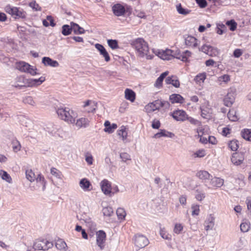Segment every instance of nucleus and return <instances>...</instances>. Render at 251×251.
Masks as SVG:
<instances>
[{
  "label": "nucleus",
  "instance_id": "nucleus-6",
  "mask_svg": "<svg viewBox=\"0 0 251 251\" xmlns=\"http://www.w3.org/2000/svg\"><path fill=\"white\" fill-rule=\"evenodd\" d=\"M52 247L53 244L46 239H37L33 245V248L38 251H48Z\"/></svg>",
  "mask_w": 251,
  "mask_h": 251
},
{
  "label": "nucleus",
  "instance_id": "nucleus-62",
  "mask_svg": "<svg viewBox=\"0 0 251 251\" xmlns=\"http://www.w3.org/2000/svg\"><path fill=\"white\" fill-rule=\"evenodd\" d=\"M197 3L201 8H204L207 6V2L205 0H196Z\"/></svg>",
  "mask_w": 251,
  "mask_h": 251
},
{
  "label": "nucleus",
  "instance_id": "nucleus-35",
  "mask_svg": "<svg viewBox=\"0 0 251 251\" xmlns=\"http://www.w3.org/2000/svg\"><path fill=\"white\" fill-rule=\"evenodd\" d=\"M168 72L166 71L162 74L159 76V77L156 79L155 83L154 84L155 86L156 87H160L162 85V83L164 78L168 75Z\"/></svg>",
  "mask_w": 251,
  "mask_h": 251
},
{
  "label": "nucleus",
  "instance_id": "nucleus-41",
  "mask_svg": "<svg viewBox=\"0 0 251 251\" xmlns=\"http://www.w3.org/2000/svg\"><path fill=\"white\" fill-rule=\"evenodd\" d=\"M242 137L247 141L251 140V132L248 129H244L241 132Z\"/></svg>",
  "mask_w": 251,
  "mask_h": 251
},
{
  "label": "nucleus",
  "instance_id": "nucleus-25",
  "mask_svg": "<svg viewBox=\"0 0 251 251\" xmlns=\"http://www.w3.org/2000/svg\"><path fill=\"white\" fill-rule=\"evenodd\" d=\"M224 180L220 177H214L211 178L210 183L214 187H221L224 185Z\"/></svg>",
  "mask_w": 251,
  "mask_h": 251
},
{
  "label": "nucleus",
  "instance_id": "nucleus-33",
  "mask_svg": "<svg viewBox=\"0 0 251 251\" xmlns=\"http://www.w3.org/2000/svg\"><path fill=\"white\" fill-rule=\"evenodd\" d=\"M126 128L124 126H122L120 129H119L117 134L120 138H121L123 141H125L127 138V132L126 131Z\"/></svg>",
  "mask_w": 251,
  "mask_h": 251
},
{
  "label": "nucleus",
  "instance_id": "nucleus-36",
  "mask_svg": "<svg viewBox=\"0 0 251 251\" xmlns=\"http://www.w3.org/2000/svg\"><path fill=\"white\" fill-rule=\"evenodd\" d=\"M101 205L103 207L102 212L104 216L109 217L110 216V211L109 210V206L108 203L106 201H102Z\"/></svg>",
  "mask_w": 251,
  "mask_h": 251
},
{
  "label": "nucleus",
  "instance_id": "nucleus-43",
  "mask_svg": "<svg viewBox=\"0 0 251 251\" xmlns=\"http://www.w3.org/2000/svg\"><path fill=\"white\" fill-rule=\"evenodd\" d=\"M25 174L26 178L30 182L34 181L36 179V177L32 170H26Z\"/></svg>",
  "mask_w": 251,
  "mask_h": 251
},
{
  "label": "nucleus",
  "instance_id": "nucleus-53",
  "mask_svg": "<svg viewBox=\"0 0 251 251\" xmlns=\"http://www.w3.org/2000/svg\"><path fill=\"white\" fill-rule=\"evenodd\" d=\"M186 120H187L191 124H193L194 125H195L197 126H201V122L195 119L192 117H188L187 116V118H186Z\"/></svg>",
  "mask_w": 251,
  "mask_h": 251
},
{
  "label": "nucleus",
  "instance_id": "nucleus-52",
  "mask_svg": "<svg viewBox=\"0 0 251 251\" xmlns=\"http://www.w3.org/2000/svg\"><path fill=\"white\" fill-rule=\"evenodd\" d=\"M120 156L122 161L124 162H126L127 161L131 160L130 155L126 152L121 153Z\"/></svg>",
  "mask_w": 251,
  "mask_h": 251
},
{
  "label": "nucleus",
  "instance_id": "nucleus-42",
  "mask_svg": "<svg viewBox=\"0 0 251 251\" xmlns=\"http://www.w3.org/2000/svg\"><path fill=\"white\" fill-rule=\"evenodd\" d=\"M176 10L179 14L184 15L188 14L190 12L188 9L183 8L180 3L176 5Z\"/></svg>",
  "mask_w": 251,
  "mask_h": 251
},
{
  "label": "nucleus",
  "instance_id": "nucleus-49",
  "mask_svg": "<svg viewBox=\"0 0 251 251\" xmlns=\"http://www.w3.org/2000/svg\"><path fill=\"white\" fill-rule=\"evenodd\" d=\"M50 173L56 178L61 179V173L55 168H51L50 169Z\"/></svg>",
  "mask_w": 251,
  "mask_h": 251
},
{
  "label": "nucleus",
  "instance_id": "nucleus-51",
  "mask_svg": "<svg viewBox=\"0 0 251 251\" xmlns=\"http://www.w3.org/2000/svg\"><path fill=\"white\" fill-rule=\"evenodd\" d=\"M226 30V27L223 24H218L217 27V33L218 34H223Z\"/></svg>",
  "mask_w": 251,
  "mask_h": 251
},
{
  "label": "nucleus",
  "instance_id": "nucleus-55",
  "mask_svg": "<svg viewBox=\"0 0 251 251\" xmlns=\"http://www.w3.org/2000/svg\"><path fill=\"white\" fill-rule=\"evenodd\" d=\"M191 208L192 209V215H198L200 212V206L198 204H193Z\"/></svg>",
  "mask_w": 251,
  "mask_h": 251
},
{
  "label": "nucleus",
  "instance_id": "nucleus-63",
  "mask_svg": "<svg viewBox=\"0 0 251 251\" xmlns=\"http://www.w3.org/2000/svg\"><path fill=\"white\" fill-rule=\"evenodd\" d=\"M85 160L89 165H92L93 164V157L91 155L88 154L86 155Z\"/></svg>",
  "mask_w": 251,
  "mask_h": 251
},
{
  "label": "nucleus",
  "instance_id": "nucleus-50",
  "mask_svg": "<svg viewBox=\"0 0 251 251\" xmlns=\"http://www.w3.org/2000/svg\"><path fill=\"white\" fill-rule=\"evenodd\" d=\"M160 235L164 239L170 240L171 239V235H169L164 228H160Z\"/></svg>",
  "mask_w": 251,
  "mask_h": 251
},
{
  "label": "nucleus",
  "instance_id": "nucleus-9",
  "mask_svg": "<svg viewBox=\"0 0 251 251\" xmlns=\"http://www.w3.org/2000/svg\"><path fill=\"white\" fill-rule=\"evenodd\" d=\"M106 240V234L102 230L96 232L97 244L100 250H103L105 246Z\"/></svg>",
  "mask_w": 251,
  "mask_h": 251
},
{
  "label": "nucleus",
  "instance_id": "nucleus-20",
  "mask_svg": "<svg viewBox=\"0 0 251 251\" xmlns=\"http://www.w3.org/2000/svg\"><path fill=\"white\" fill-rule=\"evenodd\" d=\"M159 102H160V100H156L151 103H150L145 106V109L148 112H151L158 109L159 108Z\"/></svg>",
  "mask_w": 251,
  "mask_h": 251
},
{
  "label": "nucleus",
  "instance_id": "nucleus-34",
  "mask_svg": "<svg viewBox=\"0 0 251 251\" xmlns=\"http://www.w3.org/2000/svg\"><path fill=\"white\" fill-rule=\"evenodd\" d=\"M206 78V74L205 73H201L199 74L196 76L194 78V80L197 84H199L201 85L203 84L204 80Z\"/></svg>",
  "mask_w": 251,
  "mask_h": 251
},
{
  "label": "nucleus",
  "instance_id": "nucleus-8",
  "mask_svg": "<svg viewBox=\"0 0 251 251\" xmlns=\"http://www.w3.org/2000/svg\"><path fill=\"white\" fill-rule=\"evenodd\" d=\"M133 240L134 245L139 248H143L149 243L148 238L145 236L140 234L135 235Z\"/></svg>",
  "mask_w": 251,
  "mask_h": 251
},
{
  "label": "nucleus",
  "instance_id": "nucleus-27",
  "mask_svg": "<svg viewBox=\"0 0 251 251\" xmlns=\"http://www.w3.org/2000/svg\"><path fill=\"white\" fill-rule=\"evenodd\" d=\"M71 25L73 28V31L75 34H81L85 33V30L80 27L78 24L74 22H71Z\"/></svg>",
  "mask_w": 251,
  "mask_h": 251
},
{
  "label": "nucleus",
  "instance_id": "nucleus-24",
  "mask_svg": "<svg viewBox=\"0 0 251 251\" xmlns=\"http://www.w3.org/2000/svg\"><path fill=\"white\" fill-rule=\"evenodd\" d=\"M89 121L87 119L81 118L77 120L76 123L75 122V126L78 128L86 127L89 125Z\"/></svg>",
  "mask_w": 251,
  "mask_h": 251
},
{
  "label": "nucleus",
  "instance_id": "nucleus-60",
  "mask_svg": "<svg viewBox=\"0 0 251 251\" xmlns=\"http://www.w3.org/2000/svg\"><path fill=\"white\" fill-rule=\"evenodd\" d=\"M205 155V151L204 150H200L196 151L194 153L195 157H202Z\"/></svg>",
  "mask_w": 251,
  "mask_h": 251
},
{
  "label": "nucleus",
  "instance_id": "nucleus-37",
  "mask_svg": "<svg viewBox=\"0 0 251 251\" xmlns=\"http://www.w3.org/2000/svg\"><path fill=\"white\" fill-rule=\"evenodd\" d=\"M116 215L119 220H123L126 216V212L123 208L119 207L116 210Z\"/></svg>",
  "mask_w": 251,
  "mask_h": 251
},
{
  "label": "nucleus",
  "instance_id": "nucleus-39",
  "mask_svg": "<svg viewBox=\"0 0 251 251\" xmlns=\"http://www.w3.org/2000/svg\"><path fill=\"white\" fill-rule=\"evenodd\" d=\"M227 117L229 120L233 122L236 121L238 119V116L236 115V111L233 109H231L229 111Z\"/></svg>",
  "mask_w": 251,
  "mask_h": 251
},
{
  "label": "nucleus",
  "instance_id": "nucleus-19",
  "mask_svg": "<svg viewBox=\"0 0 251 251\" xmlns=\"http://www.w3.org/2000/svg\"><path fill=\"white\" fill-rule=\"evenodd\" d=\"M231 160L234 165H239L243 163L244 157L242 154L235 153L232 154Z\"/></svg>",
  "mask_w": 251,
  "mask_h": 251
},
{
  "label": "nucleus",
  "instance_id": "nucleus-2",
  "mask_svg": "<svg viewBox=\"0 0 251 251\" xmlns=\"http://www.w3.org/2000/svg\"><path fill=\"white\" fill-rule=\"evenodd\" d=\"M155 54L165 61L172 60L174 59H178L183 62L188 61V58L191 55V52L186 50L182 54L177 53L176 51L170 49L165 50H158L154 51Z\"/></svg>",
  "mask_w": 251,
  "mask_h": 251
},
{
  "label": "nucleus",
  "instance_id": "nucleus-15",
  "mask_svg": "<svg viewBox=\"0 0 251 251\" xmlns=\"http://www.w3.org/2000/svg\"><path fill=\"white\" fill-rule=\"evenodd\" d=\"M214 218L211 215H209L204 222V228L206 231L212 230L214 226Z\"/></svg>",
  "mask_w": 251,
  "mask_h": 251
},
{
  "label": "nucleus",
  "instance_id": "nucleus-56",
  "mask_svg": "<svg viewBox=\"0 0 251 251\" xmlns=\"http://www.w3.org/2000/svg\"><path fill=\"white\" fill-rule=\"evenodd\" d=\"M183 229V226L180 224H176L175 225L174 231L175 233L178 234L180 233L181 231Z\"/></svg>",
  "mask_w": 251,
  "mask_h": 251
},
{
  "label": "nucleus",
  "instance_id": "nucleus-7",
  "mask_svg": "<svg viewBox=\"0 0 251 251\" xmlns=\"http://www.w3.org/2000/svg\"><path fill=\"white\" fill-rule=\"evenodd\" d=\"M5 11L11 15L14 18H25L26 17V13L22 9L8 5L5 7Z\"/></svg>",
  "mask_w": 251,
  "mask_h": 251
},
{
  "label": "nucleus",
  "instance_id": "nucleus-58",
  "mask_svg": "<svg viewBox=\"0 0 251 251\" xmlns=\"http://www.w3.org/2000/svg\"><path fill=\"white\" fill-rule=\"evenodd\" d=\"M230 80L229 76L227 75H224L220 76L218 78V80L220 82H227Z\"/></svg>",
  "mask_w": 251,
  "mask_h": 251
},
{
  "label": "nucleus",
  "instance_id": "nucleus-23",
  "mask_svg": "<svg viewBox=\"0 0 251 251\" xmlns=\"http://www.w3.org/2000/svg\"><path fill=\"white\" fill-rule=\"evenodd\" d=\"M170 100L172 103H182L184 102V99L179 94H173L170 96Z\"/></svg>",
  "mask_w": 251,
  "mask_h": 251
},
{
  "label": "nucleus",
  "instance_id": "nucleus-14",
  "mask_svg": "<svg viewBox=\"0 0 251 251\" xmlns=\"http://www.w3.org/2000/svg\"><path fill=\"white\" fill-rule=\"evenodd\" d=\"M112 11L114 14L117 16H121L125 14V9L124 5L120 3H117L114 5L112 7Z\"/></svg>",
  "mask_w": 251,
  "mask_h": 251
},
{
  "label": "nucleus",
  "instance_id": "nucleus-57",
  "mask_svg": "<svg viewBox=\"0 0 251 251\" xmlns=\"http://www.w3.org/2000/svg\"><path fill=\"white\" fill-rule=\"evenodd\" d=\"M197 194L196 195V198L197 200L201 201L205 197V194L201 191H197Z\"/></svg>",
  "mask_w": 251,
  "mask_h": 251
},
{
  "label": "nucleus",
  "instance_id": "nucleus-45",
  "mask_svg": "<svg viewBox=\"0 0 251 251\" xmlns=\"http://www.w3.org/2000/svg\"><path fill=\"white\" fill-rule=\"evenodd\" d=\"M85 222L86 223V226L90 229V230H95L96 229V224L94 223L90 218L87 219Z\"/></svg>",
  "mask_w": 251,
  "mask_h": 251
},
{
  "label": "nucleus",
  "instance_id": "nucleus-17",
  "mask_svg": "<svg viewBox=\"0 0 251 251\" xmlns=\"http://www.w3.org/2000/svg\"><path fill=\"white\" fill-rule=\"evenodd\" d=\"M101 191L106 195H110V184L107 179H103L100 183Z\"/></svg>",
  "mask_w": 251,
  "mask_h": 251
},
{
  "label": "nucleus",
  "instance_id": "nucleus-61",
  "mask_svg": "<svg viewBox=\"0 0 251 251\" xmlns=\"http://www.w3.org/2000/svg\"><path fill=\"white\" fill-rule=\"evenodd\" d=\"M119 48L118 41L116 40L111 39V49L114 50Z\"/></svg>",
  "mask_w": 251,
  "mask_h": 251
},
{
  "label": "nucleus",
  "instance_id": "nucleus-32",
  "mask_svg": "<svg viewBox=\"0 0 251 251\" xmlns=\"http://www.w3.org/2000/svg\"><path fill=\"white\" fill-rule=\"evenodd\" d=\"M56 248L59 250L66 251L67 246L65 241L61 239L58 240L55 243Z\"/></svg>",
  "mask_w": 251,
  "mask_h": 251
},
{
  "label": "nucleus",
  "instance_id": "nucleus-40",
  "mask_svg": "<svg viewBox=\"0 0 251 251\" xmlns=\"http://www.w3.org/2000/svg\"><path fill=\"white\" fill-rule=\"evenodd\" d=\"M62 33L65 36L70 35L71 32L73 31V28L72 25H63L62 27Z\"/></svg>",
  "mask_w": 251,
  "mask_h": 251
},
{
  "label": "nucleus",
  "instance_id": "nucleus-1",
  "mask_svg": "<svg viewBox=\"0 0 251 251\" xmlns=\"http://www.w3.org/2000/svg\"><path fill=\"white\" fill-rule=\"evenodd\" d=\"M46 80L44 76H41L39 78H27L24 75L17 76L11 82L13 87L22 89L27 87H37L42 84Z\"/></svg>",
  "mask_w": 251,
  "mask_h": 251
},
{
  "label": "nucleus",
  "instance_id": "nucleus-29",
  "mask_svg": "<svg viewBox=\"0 0 251 251\" xmlns=\"http://www.w3.org/2000/svg\"><path fill=\"white\" fill-rule=\"evenodd\" d=\"M251 228L250 222L246 219L243 220L240 225V229L243 232H248Z\"/></svg>",
  "mask_w": 251,
  "mask_h": 251
},
{
  "label": "nucleus",
  "instance_id": "nucleus-44",
  "mask_svg": "<svg viewBox=\"0 0 251 251\" xmlns=\"http://www.w3.org/2000/svg\"><path fill=\"white\" fill-rule=\"evenodd\" d=\"M23 102L25 104H28L32 106H35L36 105V102L31 96H26L23 99Z\"/></svg>",
  "mask_w": 251,
  "mask_h": 251
},
{
  "label": "nucleus",
  "instance_id": "nucleus-47",
  "mask_svg": "<svg viewBox=\"0 0 251 251\" xmlns=\"http://www.w3.org/2000/svg\"><path fill=\"white\" fill-rule=\"evenodd\" d=\"M226 25L229 27L231 31H234L237 28V23L233 20L227 21L226 22Z\"/></svg>",
  "mask_w": 251,
  "mask_h": 251
},
{
  "label": "nucleus",
  "instance_id": "nucleus-4",
  "mask_svg": "<svg viewBox=\"0 0 251 251\" xmlns=\"http://www.w3.org/2000/svg\"><path fill=\"white\" fill-rule=\"evenodd\" d=\"M58 117L70 124H74L76 114L69 107H60L56 110Z\"/></svg>",
  "mask_w": 251,
  "mask_h": 251
},
{
  "label": "nucleus",
  "instance_id": "nucleus-21",
  "mask_svg": "<svg viewBox=\"0 0 251 251\" xmlns=\"http://www.w3.org/2000/svg\"><path fill=\"white\" fill-rule=\"evenodd\" d=\"M83 107L86 108V110L88 112H93L96 109V103L91 100H87L84 102Z\"/></svg>",
  "mask_w": 251,
  "mask_h": 251
},
{
  "label": "nucleus",
  "instance_id": "nucleus-38",
  "mask_svg": "<svg viewBox=\"0 0 251 251\" xmlns=\"http://www.w3.org/2000/svg\"><path fill=\"white\" fill-rule=\"evenodd\" d=\"M0 176L3 180L6 181L8 183H10L12 182V178L6 172L3 170H0Z\"/></svg>",
  "mask_w": 251,
  "mask_h": 251
},
{
  "label": "nucleus",
  "instance_id": "nucleus-11",
  "mask_svg": "<svg viewBox=\"0 0 251 251\" xmlns=\"http://www.w3.org/2000/svg\"><path fill=\"white\" fill-rule=\"evenodd\" d=\"M172 116L174 119L177 121H184L187 118L186 113L182 110H177L174 111L172 114Z\"/></svg>",
  "mask_w": 251,
  "mask_h": 251
},
{
  "label": "nucleus",
  "instance_id": "nucleus-16",
  "mask_svg": "<svg viewBox=\"0 0 251 251\" xmlns=\"http://www.w3.org/2000/svg\"><path fill=\"white\" fill-rule=\"evenodd\" d=\"M224 104L227 107H230L234 101V94L232 92H229L224 99Z\"/></svg>",
  "mask_w": 251,
  "mask_h": 251
},
{
  "label": "nucleus",
  "instance_id": "nucleus-13",
  "mask_svg": "<svg viewBox=\"0 0 251 251\" xmlns=\"http://www.w3.org/2000/svg\"><path fill=\"white\" fill-rule=\"evenodd\" d=\"M185 43L187 46L192 48H196L198 46V40L192 36L186 37Z\"/></svg>",
  "mask_w": 251,
  "mask_h": 251
},
{
  "label": "nucleus",
  "instance_id": "nucleus-46",
  "mask_svg": "<svg viewBox=\"0 0 251 251\" xmlns=\"http://www.w3.org/2000/svg\"><path fill=\"white\" fill-rule=\"evenodd\" d=\"M12 149L15 152L20 151L21 149V145L18 140H14L12 142Z\"/></svg>",
  "mask_w": 251,
  "mask_h": 251
},
{
  "label": "nucleus",
  "instance_id": "nucleus-3",
  "mask_svg": "<svg viewBox=\"0 0 251 251\" xmlns=\"http://www.w3.org/2000/svg\"><path fill=\"white\" fill-rule=\"evenodd\" d=\"M131 45L134 48L138 56L141 57H145L147 59H151L153 55L148 54L149 47L147 43L142 38H138L133 41Z\"/></svg>",
  "mask_w": 251,
  "mask_h": 251
},
{
  "label": "nucleus",
  "instance_id": "nucleus-18",
  "mask_svg": "<svg viewBox=\"0 0 251 251\" xmlns=\"http://www.w3.org/2000/svg\"><path fill=\"white\" fill-rule=\"evenodd\" d=\"M35 180L37 187L39 189L41 188L42 191H44L46 188V181L44 176L41 174H38Z\"/></svg>",
  "mask_w": 251,
  "mask_h": 251
},
{
  "label": "nucleus",
  "instance_id": "nucleus-28",
  "mask_svg": "<svg viewBox=\"0 0 251 251\" xmlns=\"http://www.w3.org/2000/svg\"><path fill=\"white\" fill-rule=\"evenodd\" d=\"M125 98L126 100L133 102L135 99V93L131 89H126L125 92Z\"/></svg>",
  "mask_w": 251,
  "mask_h": 251
},
{
  "label": "nucleus",
  "instance_id": "nucleus-26",
  "mask_svg": "<svg viewBox=\"0 0 251 251\" xmlns=\"http://www.w3.org/2000/svg\"><path fill=\"white\" fill-rule=\"evenodd\" d=\"M96 48L100 52V54L105 57V60L107 62L109 59L108 53L106 51L104 48L100 44H97L95 45Z\"/></svg>",
  "mask_w": 251,
  "mask_h": 251
},
{
  "label": "nucleus",
  "instance_id": "nucleus-22",
  "mask_svg": "<svg viewBox=\"0 0 251 251\" xmlns=\"http://www.w3.org/2000/svg\"><path fill=\"white\" fill-rule=\"evenodd\" d=\"M174 136V134L172 132L166 131L165 129H160V131L155 134L153 137L155 138H159L161 137H167L172 138Z\"/></svg>",
  "mask_w": 251,
  "mask_h": 251
},
{
  "label": "nucleus",
  "instance_id": "nucleus-54",
  "mask_svg": "<svg viewBox=\"0 0 251 251\" xmlns=\"http://www.w3.org/2000/svg\"><path fill=\"white\" fill-rule=\"evenodd\" d=\"M29 6L35 11H41V8L38 3L35 0H33L30 2L29 4Z\"/></svg>",
  "mask_w": 251,
  "mask_h": 251
},
{
  "label": "nucleus",
  "instance_id": "nucleus-10",
  "mask_svg": "<svg viewBox=\"0 0 251 251\" xmlns=\"http://www.w3.org/2000/svg\"><path fill=\"white\" fill-rule=\"evenodd\" d=\"M209 56H216L218 54V49L210 46L204 45L200 50Z\"/></svg>",
  "mask_w": 251,
  "mask_h": 251
},
{
  "label": "nucleus",
  "instance_id": "nucleus-12",
  "mask_svg": "<svg viewBox=\"0 0 251 251\" xmlns=\"http://www.w3.org/2000/svg\"><path fill=\"white\" fill-rule=\"evenodd\" d=\"M79 185L85 192L90 191L92 189V184L90 181L86 178H82L80 180Z\"/></svg>",
  "mask_w": 251,
  "mask_h": 251
},
{
  "label": "nucleus",
  "instance_id": "nucleus-5",
  "mask_svg": "<svg viewBox=\"0 0 251 251\" xmlns=\"http://www.w3.org/2000/svg\"><path fill=\"white\" fill-rule=\"evenodd\" d=\"M14 67L21 73L29 74L31 75L40 74L36 67L30 64H15Z\"/></svg>",
  "mask_w": 251,
  "mask_h": 251
},
{
  "label": "nucleus",
  "instance_id": "nucleus-31",
  "mask_svg": "<svg viewBox=\"0 0 251 251\" xmlns=\"http://www.w3.org/2000/svg\"><path fill=\"white\" fill-rule=\"evenodd\" d=\"M165 82L167 84H171L176 88H178L179 87L180 84L178 80L176 79L175 76L172 77H168L166 80Z\"/></svg>",
  "mask_w": 251,
  "mask_h": 251
},
{
  "label": "nucleus",
  "instance_id": "nucleus-48",
  "mask_svg": "<svg viewBox=\"0 0 251 251\" xmlns=\"http://www.w3.org/2000/svg\"><path fill=\"white\" fill-rule=\"evenodd\" d=\"M238 141L237 140H232L231 141L229 144L228 146L229 148L233 151H236L237 150L238 148Z\"/></svg>",
  "mask_w": 251,
  "mask_h": 251
},
{
  "label": "nucleus",
  "instance_id": "nucleus-30",
  "mask_svg": "<svg viewBox=\"0 0 251 251\" xmlns=\"http://www.w3.org/2000/svg\"><path fill=\"white\" fill-rule=\"evenodd\" d=\"M197 176L201 179L206 180L210 179L212 176L205 171H200L197 173Z\"/></svg>",
  "mask_w": 251,
  "mask_h": 251
},
{
  "label": "nucleus",
  "instance_id": "nucleus-64",
  "mask_svg": "<svg viewBox=\"0 0 251 251\" xmlns=\"http://www.w3.org/2000/svg\"><path fill=\"white\" fill-rule=\"evenodd\" d=\"M160 126V123L159 121L154 120L152 122L151 126L154 129H158Z\"/></svg>",
  "mask_w": 251,
  "mask_h": 251
},
{
  "label": "nucleus",
  "instance_id": "nucleus-59",
  "mask_svg": "<svg viewBox=\"0 0 251 251\" xmlns=\"http://www.w3.org/2000/svg\"><path fill=\"white\" fill-rule=\"evenodd\" d=\"M134 14L140 18H145L146 17L145 14L143 11L135 10L134 12Z\"/></svg>",
  "mask_w": 251,
  "mask_h": 251
}]
</instances>
